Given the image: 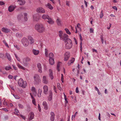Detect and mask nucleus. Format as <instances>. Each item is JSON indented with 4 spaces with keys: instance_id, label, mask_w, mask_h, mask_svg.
<instances>
[{
    "instance_id": "f257e3e1",
    "label": "nucleus",
    "mask_w": 121,
    "mask_h": 121,
    "mask_svg": "<svg viewBox=\"0 0 121 121\" xmlns=\"http://www.w3.org/2000/svg\"><path fill=\"white\" fill-rule=\"evenodd\" d=\"M35 28L39 33H42L44 31L45 28L42 24H36L35 26Z\"/></svg>"
},
{
    "instance_id": "f03ea898",
    "label": "nucleus",
    "mask_w": 121,
    "mask_h": 121,
    "mask_svg": "<svg viewBox=\"0 0 121 121\" xmlns=\"http://www.w3.org/2000/svg\"><path fill=\"white\" fill-rule=\"evenodd\" d=\"M18 84L19 86L23 88H25L27 85V83L26 81H24L22 78H20L18 81Z\"/></svg>"
},
{
    "instance_id": "7ed1b4c3",
    "label": "nucleus",
    "mask_w": 121,
    "mask_h": 121,
    "mask_svg": "<svg viewBox=\"0 0 121 121\" xmlns=\"http://www.w3.org/2000/svg\"><path fill=\"white\" fill-rule=\"evenodd\" d=\"M30 60V59L28 57L24 58L22 59V64L25 66H27L29 65V62Z\"/></svg>"
},
{
    "instance_id": "20e7f679",
    "label": "nucleus",
    "mask_w": 121,
    "mask_h": 121,
    "mask_svg": "<svg viewBox=\"0 0 121 121\" xmlns=\"http://www.w3.org/2000/svg\"><path fill=\"white\" fill-rule=\"evenodd\" d=\"M34 82L35 84L37 85L39 84L40 82V80L39 75L35 74L34 77Z\"/></svg>"
},
{
    "instance_id": "39448f33",
    "label": "nucleus",
    "mask_w": 121,
    "mask_h": 121,
    "mask_svg": "<svg viewBox=\"0 0 121 121\" xmlns=\"http://www.w3.org/2000/svg\"><path fill=\"white\" fill-rule=\"evenodd\" d=\"M22 44L25 47H27L29 45V43L28 39L26 38H23L21 40Z\"/></svg>"
},
{
    "instance_id": "423d86ee",
    "label": "nucleus",
    "mask_w": 121,
    "mask_h": 121,
    "mask_svg": "<svg viewBox=\"0 0 121 121\" xmlns=\"http://www.w3.org/2000/svg\"><path fill=\"white\" fill-rule=\"evenodd\" d=\"M36 11L38 13H45V9L42 7H40L36 9Z\"/></svg>"
},
{
    "instance_id": "0eeeda50",
    "label": "nucleus",
    "mask_w": 121,
    "mask_h": 121,
    "mask_svg": "<svg viewBox=\"0 0 121 121\" xmlns=\"http://www.w3.org/2000/svg\"><path fill=\"white\" fill-rule=\"evenodd\" d=\"M70 57V52H66L64 54V60H67Z\"/></svg>"
},
{
    "instance_id": "6e6552de",
    "label": "nucleus",
    "mask_w": 121,
    "mask_h": 121,
    "mask_svg": "<svg viewBox=\"0 0 121 121\" xmlns=\"http://www.w3.org/2000/svg\"><path fill=\"white\" fill-rule=\"evenodd\" d=\"M68 35L66 34H64L61 36L60 37L62 39H63L64 41H65L67 39H68Z\"/></svg>"
},
{
    "instance_id": "1a4fd4ad",
    "label": "nucleus",
    "mask_w": 121,
    "mask_h": 121,
    "mask_svg": "<svg viewBox=\"0 0 121 121\" xmlns=\"http://www.w3.org/2000/svg\"><path fill=\"white\" fill-rule=\"evenodd\" d=\"M16 7L15 6L10 5L9 7L8 10L9 12H11L14 10Z\"/></svg>"
},
{
    "instance_id": "9d476101",
    "label": "nucleus",
    "mask_w": 121,
    "mask_h": 121,
    "mask_svg": "<svg viewBox=\"0 0 121 121\" xmlns=\"http://www.w3.org/2000/svg\"><path fill=\"white\" fill-rule=\"evenodd\" d=\"M1 30L3 32L6 33H8L10 32V30L6 27H3L1 29Z\"/></svg>"
},
{
    "instance_id": "9b49d317",
    "label": "nucleus",
    "mask_w": 121,
    "mask_h": 121,
    "mask_svg": "<svg viewBox=\"0 0 121 121\" xmlns=\"http://www.w3.org/2000/svg\"><path fill=\"white\" fill-rule=\"evenodd\" d=\"M30 43L31 44L33 43L34 42V40L33 38L31 36H29L28 37Z\"/></svg>"
},
{
    "instance_id": "f8f14e48",
    "label": "nucleus",
    "mask_w": 121,
    "mask_h": 121,
    "mask_svg": "<svg viewBox=\"0 0 121 121\" xmlns=\"http://www.w3.org/2000/svg\"><path fill=\"white\" fill-rule=\"evenodd\" d=\"M43 92L45 94H47V92L48 91V87L46 85H44L43 87Z\"/></svg>"
},
{
    "instance_id": "ddd939ff",
    "label": "nucleus",
    "mask_w": 121,
    "mask_h": 121,
    "mask_svg": "<svg viewBox=\"0 0 121 121\" xmlns=\"http://www.w3.org/2000/svg\"><path fill=\"white\" fill-rule=\"evenodd\" d=\"M51 116L50 117V120L51 121H54L55 119V114L54 112H51L50 113Z\"/></svg>"
},
{
    "instance_id": "4468645a",
    "label": "nucleus",
    "mask_w": 121,
    "mask_h": 121,
    "mask_svg": "<svg viewBox=\"0 0 121 121\" xmlns=\"http://www.w3.org/2000/svg\"><path fill=\"white\" fill-rule=\"evenodd\" d=\"M42 82L46 84H47L48 83V80L45 76H43V77Z\"/></svg>"
},
{
    "instance_id": "2eb2a0df",
    "label": "nucleus",
    "mask_w": 121,
    "mask_h": 121,
    "mask_svg": "<svg viewBox=\"0 0 121 121\" xmlns=\"http://www.w3.org/2000/svg\"><path fill=\"white\" fill-rule=\"evenodd\" d=\"M65 45L66 48L68 49H69L71 48L72 46V43H66Z\"/></svg>"
},
{
    "instance_id": "dca6fc26",
    "label": "nucleus",
    "mask_w": 121,
    "mask_h": 121,
    "mask_svg": "<svg viewBox=\"0 0 121 121\" xmlns=\"http://www.w3.org/2000/svg\"><path fill=\"white\" fill-rule=\"evenodd\" d=\"M49 95L48 97V100L49 101H51L52 99V92L51 90L49 91Z\"/></svg>"
},
{
    "instance_id": "f3484780",
    "label": "nucleus",
    "mask_w": 121,
    "mask_h": 121,
    "mask_svg": "<svg viewBox=\"0 0 121 121\" xmlns=\"http://www.w3.org/2000/svg\"><path fill=\"white\" fill-rule=\"evenodd\" d=\"M31 90L33 94L35 95H36L37 94L36 89L34 86H32L31 88Z\"/></svg>"
},
{
    "instance_id": "a211bd4d",
    "label": "nucleus",
    "mask_w": 121,
    "mask_h": 121,
    "mask_svg": "<svg viewBox=\"0 0 121 121\" xmlns=\"http://www.w3.org/2000/svg\"><path fill=\"white\" fill-rule=\"evenodd\" d=\"M17 1L20 5H24L25 3V1L24 0H18Z\"/></svg>"
},
{
    "instance_id": "6ab92c4d",
    "label": "nucleus",
    "mask_w": 121,
    "mask_h": 121,
    "mask_svg": "<svg viewBox=\"0 0 121 121\" xmlns=\"http://www.w3.org/2000/svg\"><path fill=\"white\" fill-rule=\"evenodd\" d=\"M33 18L35 21H37L39 19L38 15L37 14H34L33 15Z\"/></svg>"
},
{
    "instance_id": "aec40b11",
    "label": "nucleus",
    "mask_w": 121,
    "mask_h": 121,
    "mask_svg": "<svg viewBox=\"0 0 121 121\" xmlns=\"http://www.w3.org/2000/svg\"><path fill=\"white\" fill-rule=\"evenodd\" d=\"M34 116V113L33 112H30L29 114V119L30 120H31L33 119Z\"/></svg>"
},
{
    "instance_id": "412c9836",
    "label": "nucleus",
    "mask_w": 121,
    "mask_h": 121,
    "mask_svg": "<svg viewBox=\"0 0 121 121\" xmlns=\"http://www.w3.org/2000/svg\"><path fill=\"white\" fill-rule=\"evenodd\" d=\"M43 105L44 107V108L45 110H47L48 109L47 104L45 101H44L43 103Z\"/></svg>"
},
{
    "instance_id": "4be33fe9",
    "label": "nucleus",
    "mask_w": 121,
    "mask_h": 121,
    "mask_svg": "<svg viewBox=\"0 0 121 121\" xmlns=\"http://www.w3.org/2000/svg\"><path fill=\"white\" fill-rule=\"evenodd\" d=\"M48 21H47V22L50 24H53L54 23V22L52 19L50 17L48 19Z\"/></svg>"
},
{
    "instance_id": "5701e85b",
    "label": "nucleus",
    "mask_w": 121,
    "mask_h": 121,
    "mask_svg": "<svg viewBox=\"0 0 121 121\" xmlns=\"http://www.w3.org/2000/svg\"><path fill=\"white\" fill-rule=\"evenodd\" d=\"M45 6L47 7L51 10H52L53 9V7L52 6V5L49 3H48Z\"/></svg>"
},
{
    "instance_id": "b1692460",
    "label": "nucleus",
    "mask_w": 121,
    "mask_h": 121,
    "mask_svg": "<svg viewBox=\"0 0 121 121\" xmlns=\"http://www.w3.org/2000/svg\"><path fill=\"white\" fill-rule=\"evenodd\" d=\"M32 52L35 55H38L39 53V52L38 50H36L35 49H33L32 50Z\"/></svg>"
},
{
    "instance_id": "393cba45",
    "label": "nucleus",
    "mask_w": 121,
    "mask_h": 121,
    "mask_svg": "<svg viewBox=\"0 0 121 121\" xmlns=\"http://www.w3.org/2000/svg\"><path fill=\"white\" fill-rule=\"evenodd\" d=\"M49 17V16L48 15L43 14L42 15V17L43 19L45 20L48 19Z\"/></svg>"
},
{
    "instance_id": "a878e982",
    "label": "nucleus",
    "mask_w": 121,
    "mask_h": 121,
    "mask_svg": "<svg viewBox=\"0 0 121 121\" xmlns=\"http://www.w3.org/2000/svg\"><path fill=\"white\" fill-rule=\"evenodd\" d=\"M75 60V59L74 58H72L69 61L68 64L69 65V66L71 64L73 63Z\"/></svg>"
},
{
    "instance_id": "bb28decb",
    "label": "nucleus",
    "mask_w": 121,
    "mask_h": 121,
    "mask_svg": "<svg viewBox=\"0 0 121 121\" xmlns=\"http://www.w3.org/2000/svg\"><path fill=\"white\" fill-rule=\"evenodd\" d=\"M49 76L52 79H53V76L52 72L51 69H50L49 70Z\"/></svg>"
},
{
    "instance_id": "cd10ccee",
    "label": "nucleus",
    "mask_w": 121,
    "mask_h": 121,
    "mask_svg": "<svg viewBox=\"0 0 121 121\" xmlns=\"http://www.w3.org/2000/svg\"><path fill=\"white\" fill-rule=\"evenodd\" d=\"M56 22L57 25L59 26H60L62 24L61 21L60 19L58 18L56 20Z\"/></svg>"
},
{
    "instance_id": "c85d7f7f",
    "label": "nucleus",
    "mask_w": 121,
    "mask_h": 121,
    "mask_svg": "<svg viewBox=\"0 0 121 121\" xmlns=\"http://www.w3.org/2000/svg\"><path fill=\"white\" fill-rule=\"evenodd\" d=\"M49 61L50 64L52 65H53L54 63V61L53 59H49Z\"/></svg>"
},
{
    "instance_id": "c756f323",
    "label": "nucleus",
    "mask_w": 121,
    "mask_h": 121,
    "mask_svg": "<svg viewBox=\"0 0 121 121\" xmlns=\"http://www.w3.org/2000/svg\"><path fill=\"white\" fill-rule=\"evenodd\" d=\"M64 42L66 43H72L71 40L69 38L67 39L65 41H64Z\"/></svg>"
},
{
    "instance_id": "7c9ffc66",
    "label": "nucleus",
    "mask_w": 121,
    "mask_h": 121,
    "mask_svg": "<svg viewBox=\"0 0 121 121\" xmlns=\"http://www.w3.org/2000/svg\"><path fill=\"white\" fill-rule=\"evenodd\" d=\"M42 91L41 89H39L38 90V96L39 97H40L41 96V94L42 93Z\"/></svg>"
},
{
    "instance_id": "2f4dec72",
    "label": "nucleus",
    "mask_w": 121,
    "mask_h": 121,
    "mask_svg": "<svg viewBox=\"0 0 121 121\" xmlns=\"http://www.w3.org/2000/svg\"><path fill=\"white\" fill-rule=\"evenodd\" d=\"M16 36L17 37H21L23 36V35L21 33H17L16 34Z\"/></svg>"
},
{
    "instance_id": "473e14b6",
    "label": "nucleus",
    "mask_w": 121,
    "mask_h": 121,
    "mask_svg": "<svg viewBox=\"0 0 121 121\" xmlns=\"http://www.w3.org/2000/svg\"><path fill=\"white\" fill-rule=\"evenodd\" d=\"M17 65L18 68L20 69H21L23 70H25V68L24 67L18 63L17 64Z\"/></svg>"
},
{
    "instance_id": "72a5a7b5",
    "label": "nucleus",
    "mask_w": 121,
    "mask_h": 121,
    "mask_svg": "<svg viewBox=\"0 0 121 121\" xmlns=\"http://www.w3.org/2000/svg\"><path fill=\"white\" fill-rule=\"evenodd\" d=\"M6 55L8 60L9 61L11 60V58L10 54L8 53H6Z\"/></svg>"
},
{
    "instance_id": "f704fd0d",
    "label": "nucleus",
    "mask_w": 121,
    "mask_h": 121,
    "mask_svg": "<svg viewBox=\"0 0 121 121\" xmlns=\"http://www.w3.org/2000/svg\"><path fill=\"white\" fill-rule=\"evenodd\" d=\"M23 17L22 14L21 13L18 16L17 18L19 20H21L23 18Z\"/></svg>"
},
{
    "instance_id": "c9c22d12",
    "label": "nucleus",
    "mask_w": 121,
    "mask_h": 121,
    "mask_svg": "<svg viewBox=\"0 0 121 121\" xmlns=\"http://www.w3.org/2000/svg\"><path fill=\"white\" fill-rule=\"evenodd\" d=\"M61 64V62H59L57 64V69L58 71H59L60 70V69H59V68L60 67V65Z\"/></svg>"
},
{
    "instance_id": "e433bc0d",
    "label": "nucleus",
    "mask_w": 121,
    "mask_h": 121,
    "mask_svg": "<svg viewBox=\"0 0 121 121\" xmlns=\"http://www.w3.org/2000/svg\"><path fill=\"white\" fill-rule=\"evenodd\" d=\"M53 54L51 52L49 53V56L50 58L49 59L53 58Z\"/></svg>"
},
{
    "instance_id": "4c0bfd02",
    "label": "nucleus",
    "mask_w": 121,
    "mask_h": 121,
    "mask_svg": "<svg viewBox=\"0 0 121 121\" xmlns=\"http://www.w3.org/2000/svg\"><path fill=\"white\" fill-rule=\"evenodd\" d=\"M65 30L67 34H69V35H70L71 34V33L68 29L66 28L65 29Z\"/></svg>"
},
{
    "instance_id": "58836bf2",
    "label": "nucleus",
    "mask_w": 121,
    "mask_h": 121,
    "mask_svg": "<svg viewBox=\"0 0 121 121\" xmlns=\"http://www.w3.org/2000/svg\"><path fill=\"white\" fill-rule=\"evenodd\" d=\"M45 56L46 57H47L48 56V50L47 49H45Z\"/></svg>"
},
{
    "instance_id": "ea45409f",
    "label": "nucleus",
    "mask_w": 121,
    "mask_h": 121,
    "mask_svg": "<svg viewBox=\"0 0 121 121\" xmlns=\"http://www.w3.org/2000/svg\"><path fill=\"white\" fill-rule=\"evenodd\" d=\"M104 16V14L103 13V11L102 10L100 13L99 15V17L100 18H102Z\"/></svg>"
},
{
    "instance_id": "a19ab883",
    "label": "nucleus",
    "mask_w": 121,
    "mask_h": 121,
    "mask_svg": "<svg viewBox=\"0 0 121 121\" xmlns=\"http://www.w3.org/2000/svg\"><path fill=\"white\" fill-rule=\"evenodd\" d=\"M18 106L19 107V108L20 109H22L24 108L23 106L21 104H18Z\"/></svg>"
},
{
    "instance_id": "79ce46f5",
    "label": "nucleus",
    "mask_w": 121,
    "mask_h": 121,
    "mask_svg": "<svg viewBox=\"0 0 121 121\" xmlns=\"http://www.w3.org/2000/svg\"><path fill=\"white\" fill-rule=\"evenodd\" d=\"M59 36L60 37L63 34V32L62 31H61V30L59 31Z\"/></svg>"
},
{
    "instance_id": "37998d69",
    "label": "nucleus",
    "mask_w": 121,
    "mask_h": 121,
    "mask_svg": "<svg viewBox=\"0 0 121 121\" xmlns=\"http://www.w3.org/2000/svg\"><path fill=\"white\" fill-rule=\"evenodd\" d=\"M37 66L38 69L42 68L41 65L40 63H38L37 64Z\"/></svg>"
},
{
    "instance_id": "c03bdc74",
    "label": "nucleus",
    "mask_w": 121,
    "mask_h": 121,
    "mask_svg": "<svg viewBox=\"0 0 121 121\" xmlns=\"http://www.w3.org/2000/svg\"><path fill=\"white\" fill-rule=\"evenodd\" d=\"M5 69L7 70H9L11 69V68L10 67H8V66H6L5 68Z\"/></svg>"
},
{
    "instance_id": "a18cd8bd",
    "label": "nucleus",
    "mask_w": 121,
    "mask_h": 121,
    "mask_svg": "<svg viewBox=\"0 0 121 121\" xmlns=\"http://www.w3.org/2000/svg\"><path fill=\"white\" fill-rule=\"evenodd\" d=\"M13 95L16 99H20L19 97L18 96L14 95Z\"/></svg>"
},
{
    "instance_id": "49530a36",
    "label": "nucleus",
    "mask_w": 121,
    "mask_h": 121,
    "mask_svg": "<svg viewBox=\"0 0 121 121\" xmlns=\"http://www.w3.org/2000/svg\"><path fill=\"white\" fill-rule=\"evenodd\" d=\"M63 74H61V81H62V82H63Z\"/></svg>"
},
{
    "instance_id": "de8ad7c7",
    "label": "nucleus",
    "mask_w": 121,
    "mask_h": 121,
    "mask_svg": "<svg viewBox=\"0 0 121 121\" xmlns=\"http://www.w3.org/2000/svg\"><path fill=\"white\" fill-rule=\"evenodd\" d=\"M14 47L16 48L17 50L19 49V47L17 45H14Z\"/></svg>"
},
{
    "instance_id": "09e8293b",
    "label": "nucleus",
    "mask_w": 121,
    "mask_h": 121,
    "mask_svg": "<svg viewBox=\"0 0 121 121\" xmlns=\"http://www.w3.org/2000/svg\"><path fill=\"white\" fill-rule=\"evenodd\" d=\"M90 33H93L94 32V30L92 28H91L90 29Z\"/></svg>"
},
{
    "instance_id": "8fccbe9b",
    "label": "nucleus",
    "mask_w": 121,
    "mask_h": 121,
    "mask_svg": "<svg viewBox=\"0 0 121 121\" xmlns=\"http://www.w3.org/2000/svg\"><path fill=\"white\" fill-rule=\"evenodd\" d=\"M66 5L68 6H69V2L66 1Z\"/></svg>"
},
{
    "instance_id": "3c124183",
    "label": "nucleus",
    "mask_w": 121,
    "mask_h": 121,
    "mask_svg": "<svg viewBox=\"0 0 121 121\" xmlns=\"http://www.w3.org/2000/svg\"><path fill=\"white\" fill-rule=\"evenodd\" d=\"M38 109L39 111L40 112L41 110L39 104H38Z\"/></svg>"
},
{
    "instance_id": "603ef678",
    "label": "nucleus",
    "mask_w": 121,
    "mask_h": 121,
    "mask_svg": "<svg viewBox=\"0 0 121 121\" xmlns=\"http://www.w3.org/2000/svg\"><path fill=\"white\" fill-rule=\"evenodd\" d=\"M32 102L35 105H36V104H35V99H33L32 100Z\"/></svg>"
},
{
    "instance_id": "864d4df0",
    "label": "nucleus",
    "mask_w": 121,
    "mask_h": 121,
    "mask_svg": "<svg viewBox=\"0 0 121 121\" xmlns=\"http://www.w3.org/2000/svg\"><path fill=\"white\" fill-rule=\"evenodd\" d=\"M112 8L113 9H115L116 11H117V7L116 6H113L112 7Z\"/></svg>"
},
{
    "instance_id": "5fc2aeb1",
    "label": "nucleus",
    "mask_w": 121,
    "mask_h": 121,
    "mask_svg": "<svg viewBox=\"0 0 121 121\" xmlns=\"http://www.w3.org/2000/svg\"><path fill=\"white\" fill-rule=\"evenodd\" d=\"M8 78H9L12 79L13 78V76L11 75H9L8 76Z\"/></svg>"
},
{
    "instance_id": "6e6d98bb",
    "label": "nucleus",
    "mask_w": 121,
    "mask_h": 121,
    "mask_svg": "<svg viewBox=\"0 0 121 121\" xmlns=\"http://www.w3.org/2000/svg\"><path fill=\"white\" fill-rule=\"evenodd\" d=\"M4 56V54H0V58H2Z\"/></svg>"
},
{
    "instance_id": "4d7b16f0",
    "label": "nucleus",
    "mask_w": 121,
    "mask_h": 121,
    "mask_svg": "<svg viewBox=\"0 0 121 121\" xmlns=\"http://www.w3.org/2000/svg\"><path fill=\"white\" fill-rule=\"evenodd\" d=\"M2 109L5 112H8V110L6 108H2Z\"/></svg>"
},
{
    "instance_id": "13d9d810",
    "label": "nucleus",
    "mask_w": 121,
    "mask_h": 121,
    "mask_svg": "<svg viewBox=\"0 0 121 121\" xmlns=\"http://www.w3.org/2000/svg\"><path fill=\"white\" fill-rule=\"evenodd\" d=\"M78 89V87H77L76 89V93H78V92L79 91Z\"/></svg>"
},
{
    "instance_id": "bf43d9fd",
    "label": "nucleus",
    "mask_w": 121,
    "mask_h": 121,
    "mask_svg": "<svg viewBox=\"0 0 121 121\" xmlns=\"http://www.w3.org/2000/svg\"><path fill=\"white\" fill-rule=\"evenodd\" d=\"M4 4V3L3 2L0 1V5H2Z\"/></svg>"
},
{
    "instance_id": "052dcab7",
    "label": "nucleus",
    "mask_w": 121,
    "mask_h": 121,
    "mask_svg": "<svg viewBox=\"0 0 121 121\" xmlns=\"http://www.w3.org/2000/svg\"><path fill=\"white\" fill-rule=\"evenodd\" d=\"M41 69L42 68L38 69V71L40 73H41L42 72V70Z\"/></svg>"
},
{
    "instance_id": "680f3d73",
    "label": "nucleus",
    "mask_w": 121,
    "mask_h": 121,
    "mask_svg": "<svg viewBox=\"0 0 121 121\" xmlns=\"http://www.w3.org/2000/svg\"><path fill=\"white\" fill-rule=\"evenodd\" d=\"M20 116V117H21L22 118L24 119V120L25 119V116H23V115H21Z\"/></svg>"
},
{
    "instance_id": "e2e57ef3",
    "label": "nucleus",
    "mask_w": 121,
    "mask_h": 121,
    "mask_svg": "<svg viewBox=\"0 0 121 121\" xmlns=\"http://www.w3.org/2000/svg\"><path fill=\"white\" fill-rule=\"evenodd\" d=\"M12 66L13 67L14 70H17V67L13 65H12Z\"/></svg>"
},
{
    "instance_id": "0e129e2a",
    "label": "nucleus",
    "mask_w": 121,
    "mask_h": 121,
    "mask_svg": "<svg viewBox=\"0 0 121 121\" xmlns=\"http://www.w3.org/2000/svg\"><path fill=\"white\" fill-rule=\"evenodd\" d=\"M3 105L5 106L7 105V103L5 101V100H4V101L3 102Z\"/></svg>"
},
{
    "instance_id": "69168bd1",
    "label": "nucleus",
    "mask_w": 121,
    "mask_h": 121,
    "mask_svg": "<svg viewBox=\"0 0 121 121\" xmlns=\"http://www.w3.org/2000/svg\"><path fill=\"white\" fill-rule=\"evenodd\" d=\"M2 100L1 99H0V107H2Z\"/></svg>"
},
{
    "instance_id": "338daca9",
    "label": "nucleus",
    "mask_w": 121,
    "mask_h": 121,
    "mask_svg": "<svg viewBox=\"0 0 121 121\" xmlns=\"http://www.w3.org/2000/svg\"><path fill=\"white\" fill-rule=\"evenodd\" d=\"M54 91L56 92V93H57L56 91V87L55 86H54Z\"/></svg>"
},
{
    "instance_id": "774afa93",
    "label": "nucleus",
    "mask_w": 121,
    "mask_h": 121,
    "mask_svg": "<svg viewBox=\"0 0 121 121\" xmlns=\"http://www.w3.org/2000/svg\"><path fill=\"white\" fill-rule=\"evenodd\" d=\"M74 41H75V42L76 43V44H77V40L76 39H75V38H74Z\"/></svg>"
}]
</instances>
